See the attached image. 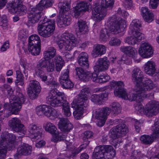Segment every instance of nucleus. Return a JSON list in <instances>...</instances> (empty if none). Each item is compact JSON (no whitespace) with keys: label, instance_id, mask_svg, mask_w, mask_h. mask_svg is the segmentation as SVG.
I'll return each instance as SVG.
<instances>
[{"label":"nucleus","instance_id":"3","mask_svg":"<svg viewBox=\"0 0 159 159\" xmlns=\"http://www.w3.org/2000/svg\"><path fill=\"white\" fill-rule=\"evenodd\" d=\"M16 95V96L14 95L11 96V99L12 100L10 101V104L8 103H5L4 104L5 112L9 111L12 114H16L20 111L21 107V104L25 101V97L23 94L19 92H17Z\"/></svg>","mask_w":159,"mask_h":159},{"label":"nucleus","instance_id":"16","mask_svg":"<svg viewBox=\"0 0 159 159\" xmlns=\"http://www.w3.org/2000/svg\"><path fill=\"white\" fill-rule=\"evenodd\" d=\"M28 17L29 21L33 24L37 23L41 18L43 16V13L35 7H30L29 9Z\"/></svg>","mask_w":159,"mask_h":159},{"label":"nucleus","instance_id":"51","mask_svg":"<svg viewBox=\"0 0 159 159\" xmlns=\"http://www.w3.org/2000/svg\"><path fill=\"white\" fill-rule=\"evenodd\" d=\"M108 30L107 29H104L101 30L100 31V39L101 41H105L108 38Z\"/></svg>","mask_w":159,"mask_h":159},{"label":"nucleus","instance_id":"30","mask_svg":"<svg viewBox=\"0 0 159 159\" xmlns=\"http://www.w3.org/2000/svg\"><path fill=\"white\" fill-rule=\"evenodd\" d=\"M101 146L104 148L103 152L107 159H111L115 156L116 152L112 146L106 145Z\"/></svg>","mask_w":159,"mask_h":159},{"label":"nucleus","instance_id":"39","mask_svg":"<svg viewBox=\"0 0 159 159\" xmlns=\"http://www.w3.org/2000/svg\"><path fill=\"white\" fill-rule=\"evenodd\" d=\"M141 13H142V15L144 19V20L148 23L152 22L154 16L153 14H150V17L151 19L148 20L147 19V14H149V13H151L150 11H149L148 8L147 7H142L141 9Z\"/></svg>","mask_w":159,"mask_h":159},{"label":"nucleus","instance_id":"43","mask_svg":"<svg viewBox=\"0 0 159 159\" xmlns=\"http://www.w3.org/2000/svg\"><path fill=\"white\" fill-rule=\"evenodd\" d=\"M155 139L152 135L150 136L147 135H143L141 136L140 138L141 142L145 144H150Z\"/></svg>","mask_w":159,"mask_h":159},{"label":"nucleus","instance_id":"33","mask_svg":"<svg viewBox=\"0 0 159 159\" xmlns=\"http://www.w3.org/2000/svg\"><path fill=\"white\" fill-rule=\"evenodd\" d=\"M76 75L80 80L84 81H88V78L87 76L88 72H87L81 67H76L75 69Z\"/></svg>","mask_w":159,"mask_h":159},{"label":"nucleus","instance_id":"34","mask_svg":"<svg viewBox=\"0 0 159 159\" xmlns=\"http://www.w3.org/2000/svg\"><path fill=\"white\" fill-rule=\"evenodd\" d=\"M103 147L101 145L96 147L93 153L92 158L94 159H100L103 158L105 156Z\"/></svg>","mask_w":159,"mask_h":159},{"label":"nucleus","instance_id":"46","mask_svg":"<svg viewBox=\"0 0 159 159\" xmlns=\"http://www.w3.org/2000/svg\"><path fill=\"white\" fill-rule=\"evenodd\" d=\"M0 143V159H3L5 158L7 150H9V147Z\"/></svg>","mask_w":159,"mask_h":159},{"label":"nucleus","instance_id":"37","mask_svg":"<svg viewBox=\"0 0 159 159\" xmlns=\"http://www.w3.org/2000/svg\"><path fill=\"white\" fill-rule=\"evenodd\" d=\"M106 48L103 45H95L93 51V54L97 55H102L106 53Z\"/></svg>","mask_w":159,"mask_h":159},{"label":"nucleus","instance_id":"24","mask_svg":"<svg viewBox=\"0 0 159 159\" xmlns=\"http://www.w3.org/2000/svg\"><path fill=\"white\" fill-rule=\"evenodd\" d=\"M131 33L132 35L126 38L125 42L129 45H134L137 43L142 39V34L139 31H135Z\"/></svg>","mask_w":159,"mask_h":159},{"label":"nucleus","instance_id":"54","mask_svg":"<svg viewBox=\"0 0 159 159\" xmlns=\"http://www.w3.org/2000/svg\"><path fill=\"white\" fill-rule=\"evenodd\" d=\"M69 69H67L65 70L61 75L60 81H63L69 79Z\"/></svg>","mask_w":159,"mask_h":159},{"label":"nucleus","instance_id":"19","mask_svg":"<svg viewBox=\"0 0 159 159\" xmlns=\"http://www.w3.org/2000/svg\"><path fill=\"white\" fill-rule=\"evenodd\" d=\"M91 7V4L86 2H78L74 9V16L75 18L83 14V12L88 11Z\"/></svg>","mask_w":159,"mask_h":159},{"label":"nucleus","instance_id":"31","mask_svg":"<svg viewBox=\"0 0 159 159\" xmlns=\"http://www.w3.org/2000/svg\"><path fill=\"white\" fill-rule=\"evenodd\" d=\"M52 108L49 106L43 105L36 107L37 114L39 116L44 114L47 117L50 115V111Z\"/></svg>","mask_w":159,"mask_h":159},{"label":"nucleus","instance_id":"26","mask_svg":"<svg viewBox=\"0 0 159 159\" xmlns=\"http://www.w3.org/2000/svg\"><path fill=\"white\" fill-rule=\"evenodd\" d=\"M120 50L129 57L133 58L135 60L137 61L138 55L136 50L131 46H122L120 48Z\"/></svg>","mask_w":159,"mask_h":159},{"label":"nucleus","instance_id":"18","mask_svg":"<svg viewBox=\"0 0 159 159\" xmlns=\"http://www.w3.org/2000/svg\"><path fill=\"white\" fill-rule=\"evenodd\" d=\"M140 55L144 58H149L153 54V51L151 45L148 43H142L139 49Z\"/></svg>","mask_w":159,"mask_h":159},{"label":"nucleus","instance_id":"61","mask_svg":"<svg viewBox=\"0 0 159 159\" xmlns=\"http://www.w3.org/2000/svg\"><path fill=\"white\" fill-rule=\"evenodd\" d=\"M120 43V40L116 38H112L109 41V44L111 46L119 45Z\"/></svg>","mask_w":159,"mask_h":159},{"label":"nucleus","instance_id":"11","mask_svg":"<svg viewBox=\"0 0 159 159\" xmlns=\"http://www.w3.org/2000/svg\"><path fill=\"white\" fill-rule=\"evenodd\" d=\"M28 50L32 55H39L40 51L41 40L39 36L36 34H33L29 38Z\"/></svg>","mask_w":159,"mask_h":159},{"label":"nucleus","instance_id":"28","mask_svg":"<svg viewBox=\"0 0 159 159\" xmlns=\"http://www.w3.org/2000/svg\"><path fill=\"white\" fill-rule=\"evenodd\" d=\"M144 70L147 74L152 76L155 73L156 70L155 62L152 61H148L144 65Z\"/></svg>","mask_w":159,"mask_h":159},{"label":"nucleus","instance_id":"9","mask_svg":"<svg viewBox=\"0 0 159 159\" xmlns=\"http://www.w3.org/2000/svg\"><path fill=\"white\" fill-rule=\"evenodd\" d=\"M110 85L111 88L115 89L114 94L115 96L125 99H128L130 101H134V100L129 99V95H131L132 93H129L128 94L126 93L124 88V84L122 81L113 80L110 82Z\"/></svg>","mask_w":159,"mask_h":159},{"label":"nucleus","instance_id":"35","mask_svg":"<svg viewBox=\"0 0 159 159\" xmlns=\"http://www.w3.org/2000/svg\"><path fill=\"white\" fill-rule=\"evenodd\" d=\"M44 127L46 131L52 134H58L57 129L55 125L51 123L47 122L44 125Z\"/></svg>","mask_w":159,"mask_h":159},{"label":"nucleus","instance_id":"36","mask_svg":"<svg viewBox=\"0 0 159 159\" xmlns=\"http://www.w3.org/2000/svg\"><path fill=\"white\" fill-rule=\"evenodd\" d=\"M46 58H47L44 57L39 61L36 66L35 71H44V68L47 67L49 62V61Z\"/></svg>","mask_w":159,"mask_h":159},{"label":"nucleus","instance_id":"44","mask_svg":"<svg viewBox=\"0 0 159 159\" xmlns=\"http://www.w3.org/2000/svg\"><path fill=\"white\" fill-rule=\"evenodd\" d=\"M152 130L153 133L152 135L155 139H159V119L156 121L154 125L152 127Z\"/></svg>","mask_w":159,"mask_h":159},{"label":"nucleus","instance_id":"25","mask_svg":"<svg viewBox=\"0 0 159 159\" xmlns=\"http://www.w3.org/2000/svg\"><path fill=\"white\" fill-rule=\"evenodd\" d=\"M59 128L64 132L68 133L73 129V125L67 118L61 119L59 122Z\"/></svg>","mask_w":159,"mask_h":159},{"label":"nucleus","instance_id":"42","mask_svg":"<svg viewBox=\"0 0 159 159\" xmlns=\"http://www.w3.org/2000/svg\"><path fill=\"white\" fill-rule=\"evenodd\" d=\"M115 128L121 137L125 135L128 131L127 126L124 124H119L116 125Z\"/></svg>","mask_w":159,"mask_h":159},{"label":"nucleus","instance_id":"27","mask_svg":"<svg viewBox=\"0 0 159 159\" xmlns=\"http://www.w3.org/2000/svg\"><path fill=\"white\" fill-rule=\"evenodd\" d=\"M108 94V92L105 91L98 95L94 94L91 96L90 100L94 103L100 104L103 100H105L107 97Z\"/></svg>","mask_w":159,"mask_h":159},{"label":"nucleus","instance_id":"57","mask_svg":"<svg viewBox=\"0 0 159 159\" xmlns=\"http://www.w3.org/2000/svg\"><path fill=\"white\" fill-rule=\"evenodd\" d=\"M18 36L21 39L24 40L28 37V32L26 30H21L19 32Z\"/></svg>","mask_w":159,"mask_h":159},{"label":"nucleus","instance_id":"10","mask_svg":"<svg viewBox=\"0 0 159 159\" xmlns=\"http://www.w3.org/2000/svg\"><path fill=\"white\" fill-rule=\"evenodd\" d=\"M109 28L113 34H116L124 31L126 27L125 20L121 19L116 21L115 16L112 17L109 20Z\"/></svg>","mask_w":159,"mask_h":159},{"label":"nucleus","instance_id":"15","mask_svg":"<svg viewBox=\"0 0 159 159\" xmlns=\"http://www.w3.org/2000/svg\"><path fill=\"white\" fill-rule=\"evenodd\" d=\"M8 125L13 131L16 132L24 133L25 132V126L20 120L17 118H13L10 120Z\"/></svg>","mask_w":159,"mask_h":159},{"label":"nucleus","instance_id":"50","mask_svg":"<svg viewBox=\"0 0 159 159\" xmlns=\"http://www.w3.org/2000/svg\"><path fill=\"white\" fill-rule=\"evenodd\" d=\"M75 108V111L73 112V114L75 118L77 120H79L82 117L84 110L74 107Z\"/></svg>","mask_w":159,"mask_h":159},{"label":"nucleus","instance_id":"2","mask_svg":"<svg viewBox=\"0 0 159 159\" xmlns=\"http://www.w3.org/2000/svg\"><path fill=\"white\" fill-rule=\"evenodd\" d=\"M111 109L108 107L102 108L96 110L95 117L98 120L97 124L99 126L101 127L104 125L108 115L111 110L112 113L113 114L117 115L121 112L120 105L118 102H113L110 105Z\"/></svg>","mask_w":159,"mask_h":159},{"label":"nucleus","instance_id":"55","mask_svg":"<svg viewBox=\"0 0 159 159\" xmlns=\"http://www.w3.org/2000/svg\"><path fill=\"white\" fill-rule=\"evenodd\" d=\"M110 79L109 76L106 74H103L99 76L98 83L106 82Z\"/></svg>","mask_w":159,"mask_h":159},{"label":"nucleus","instance_id":"52","mask_svg":"<svg viewBox=\"0 0 159 159\" xmlns=\"http://www.w3.org/2000/svg\"><path fill=\"white\" fill-rule=\"evenodd\" d=\"M53 135V137L51 139V141L55 142H56L58 140L61 141L63 140L66 137L65 135L62 134L61 135H60L58 132V134L56 135L55 134H52Z\"/></svg>","mask_w":159,"mask_h":159},{"label":"nucleus","instance_id":"8","mask_svg":"<svg viewBox=\"0 0 159 159\" xmlns=\"http://www.w3.org/2000/svg\"><path fill=\"white\" fill-rule=\"evenodd\" d=\"M136 109L141 113H143L148 117H152L157 114L159 112V102L151 101L146 104L145 107L139 106Z\"/></svg>","mask_w":159,"mask_h":159},{"label":"nucleus","instance_id":"48","mask_svg":"<svg viewBox=\"0 0 159 159\" xmlns=\"http://www.w3.org/2000/svg\"><path fill=\"white\" fill-rule=\"evenodd\" d=\"M96 72H97L95 71V72L92 73L88 72L87 76V78H89L88 81L91 79L94 82L98 83L99 76H98Z\"/></svg>","mask_w":159,"mask_h":159},{"label":"nucleus","instance_id":"7","mask_svg":"<svg viewBox=\"0 0 159 159\" xmlns=\"http://www.w3.org/2000/svg\"><path fill=\"white\" fill-rule=\"evenodd\" d=\"M60 13L63 14L58 18L57 23L60 27H63L69 25L70 19L69 16L65 14V12L68 11L70 6L67 1L60 0L58 4Z\"/></svg>","mask_w":159,"mask_h":159},{"label":"nucleus","instance_id":"14","mask_svg":"<svg viewBox=\"0 0 159 159\" xmlns=\"http://www.w3.org/2000/svg\"><path fill=\"white\" fill-rule=\"evenodd\" d=\"M41 87L39 82L36 80L30 81L27 93L31 99H34L40 92Z\"/></svg>","mask_w":159,"mask_h":159},{"label":"nucleus","instance_id":"29","mask_svg":"<svg viewBox=\"0 0 159 159\" xmlns=\"http://www.w3.org/2000/svg\"><path fill=\"white\" fill-rule=\"evenodd\" d=\"M88 56L84 52L80 53L77 58V61L80 65L86 68L89 67V62L88 60Z\"/></svg>","mask_w":159,"mask_h":159},{"label":"nucleus","instance_id":"49","mask_svg":"<svg viewBox=\"0 0 159 159\" xmlns=\"http://www.w3.org/2000/svg\"><path fill=\"white\" fill-rule=\"evenodd\" d=\"M60 83L62 87L66 89H70L74 86L73 83L69 79L63 81H61Z\"/></svg>","mask_w":159,"mask_h":159},{"label":"nucleus","instance_id":"5","mask_svg":"<svg viewBox=\"0 0 159 159\" xmlns=\"http://www.w3.org/2000/svg\"><path fill=\"white\" fill-rule=\"evenodd\" d=\"M114 2V0H101V5L96 7L93 11V20L97 22L101 20L106 15V9H111Z\"/></svg>","mask_w":159,"mask_h":159},{"label":"nucleus","instance_id":"63","mask_svg":"<svg viewBox=\"0 0 159 159\" xmlns=\"http://www.w3.org/2000/svg\"><path fill=\"white\" fill-rule=\"evenodd\" d=\"M16 80L15 83H18L19 81L21 80H24V77L23 74L21 73L20 70H17L16 71Z\"/></svg>","mask_w":159,"mask_h":159},{"label":"nucleus","instance_id":"22","mask_svg":"<svg viewBox=\"0 0 159 159\" xmlns=\"http://www.w3.org/2000/svg\"><path fill=\"white\" fill-rule=\"evenodd\" d=\"M32 150L31 146L27 144H23L18 148L14 157L15 159H18L22 155H28L31 153Z\"/></svg>","mask_w":159,"mask_h":159},{"label":"nucleus","instance_id":"58","mask_svg":"<svg viewBox=\"0 0 159 159\" xmlns=\"http://www.w3.org/2000/svg\"><path fill=\"white\" fill-rule=\"evenodd\" d=\"M49 114V116L48 117L51 120L56 118L57 117L58 115L57 111L52 108L50 111Z\"/></svg>","mask_w":159,"mask_h":159},{"label":"nucleus","instance_id":"32","mask_svg":"<svg viewBox=\"0 0 159 159\" xmlns=\"http://www.w3.org/2000/svg\"><path fill=\"white\" fill-rule=\"evenodd\" d=\"M54 3L53 0H41L35 7L39 11H42L51 6Z\"/></svg>","mask_w":159,"mask_h":159},{"label":"nucleus","instance_id":"47","mask_svg":"<svg viewBox=\"0 0 159 159\" xmlns=\"http://www.w3.org/2000/svg\"><path fill=\"white\" fill-rule=\"evenodd\" d=\"M63 112L65 116H70L71 115L70 105L67 102H66L62 106Z\"/></svg>","mask_w":159,"mask_h":159},{"label":"nucleus","instance_id":"20","mask_svg":"<svg viewBox=\"0 0 159 159\" xmlns=\"http://www.w3.org/2000/svg\"><path fill=\"white\" fill-rule=\"evenodd\" d=\"M44 71H36L35 72V75L39 77L42 80L45 82L47 81L46 83L48 85H49L50 87H51V89H52L55 87L57 88L59 86L58 83L55 81L53 80V78L51 77V78L48 77L47 76L43 75Z\"/></svg>","mask_w":159,"mask_h":159},{"label":"nucleus","instance_id":"53","mask_svg":"<svg viewBox=\"0 0 159 159\" xmlns=\"http://www.w3.org/2000/svg\"><path fill=\"white\" fill-rule=\"evenodd\" d=\"M116 130L115 128H112L110 130L109 133V136L113 139L121 137Z\"/></svg>","mask_w":159,"mask_h":159},{"label":"nucleus","instance_id":"6","mask_svg":"<svg viewBox=\"0 0 159 159\" xmlns=\"http://www.w3.org/2000/svg\"><path fill=\"white\" fill-rule=\"evenodd\" d=\"M57 88L52 89L46 98L48 103L54 107L62 106L66 102H67L64 93L59 92Z\"/></svg>","mask_w":159,"mask_h":159},{"label":"nucleus","instance_id":"1","mask_svg":"<svg viewBox=\"0 0 159 159\" xmlns=\"http://www.w3.org/2000/svg\"><path fill=\"white\" fill-rule=\"evenodd\" d=\"M132 78L133 82L136 84L131 94L129 97L131 100H134L139 103L147 97L146 93L153 89L155 85L150 79H148L142 83L144 78L143 72L139 68L134 69L132 71Z\"/></svg>","mask_w":159,"mask_h":159},{"label":"nucleus","instance_id":"60","mask_svg":"<svg viewBox=\"0 0 159 159\" xmlns=\"http://www.w3.org/2000/svg\"><path fill=\"white\" fill-rule=\"evenodd\" d=\"M84 148L82 146H80L77 148L75 149L71 152V154L70 156L71 157H73L76 156L77 154L80 152Z\"/></svg>","mask_w":159,"mask_h":159},{"label":"nucleus","instance_id":"12","mask_svg":"<svg viewBox=\"0 0 159 159\" xmlns=\"http://www.w3.org/2000/svg\"><path fill=\"white\" fill-rule=\"evenodd\" d=\"M37 29L40 36L45 38L49 37L53 34L55 30V20L48 24H38Z\"/></svg>","mask_w":159,"mask_h":159},{"label":"nucleus","instance_id":"41","mask_svg":"<svg viewBox=\"0 0 159 159\" xmlns=\"http://www.w3.org/2000/svg\"><path fill=\"white\" fill-rule=\"evenodd\" d=\"M78 28V31L83 34H85L88 32V27L86 22L82 20H80L77 23Z\"/></svg>","mask_w":159,"mask_h":159},{"label":"nucleus","instance_id":"62","mask_svg":"<svg viewBox=\"0 0 159 159\" xmlns=\"http://www.w3.org/2000/svg\"><path fill=\"white\" fill-rule=\"evenodd\" d=\"M141 152L137 151H134L130 157V159H139L140 158Z\"/></svg>","mask_w":159,"mask_h":159},{"label":"nucleus","instance_id":"64","mask_svg":"<svg viewBox=\"0 0 159 159\" xmlns=\"http://www.w3.org/2000/svg\"><path fill=\"white\" fill-rule=\"evenodd\" d=\"M73 55L69 52H66L63 54V56L64 59L69 61L74 58Z\"/></svg>","mask_w":159,"mask_h":159},{"label":"nucleus","instance_id":"21","mask_svg":"<svg viewBox=\"0 0 159 159\" xmlns=\"http://www.w3.org/2000/svg\"><path fill=\"white\" fill-rule=\"evenodd\" d=\"M88 97H79L73 100L71 105L72 107H76L84 110L88 107Z\"/></svg>","mask_w":159,"mask_h":159},{"label":"nucleus","instance_id":"13","mask_svg":"<svg viewBox=\"0 0 159 159\" xmlns=\"http://www.w3.org/2000/svg\"><path fill=\"white\" fill-rule=\"evenodd\" d=\"M16 142V137L13 134L7 132L3 133L0 137V143L9 147V150L15 148V144Z\"/></svg>","mask_w":159,"mask_h":159},{"label":"nucleus","instance_id":"17","mask_svg":"<svg viewBox=\"0 0 159 159\" xmlns=\"http://www.w3.org/2000/svg\"><path fill=\"white\" fill-rule=\"evenodd\" d=\"M28 131L31 135L33 141H36L40 139L42 135L41 127L34 124H30L28 128Z\"/></svg>","mask_w":159,"mask_h":159},{"label":"nucleus","instance_id":"59","mask_svg":"<svg viewBox=\"0 0 159 159\" xmlns=\"http://www.w3.org/2000/svg\"><path fill=\"white\" fill-rule=\"evenodd\" d=\"M89 89L88 88H85L82 89L79 94V97H88V95L89 93Z\"/></svg>","mask_w":159,"mask_h":159},{"label":"nucleus","instance_id":"40","mask_svg":"<svg viewBox=\"0 0 159 159\" xmlns=\"http://www.w3.org/2000/svg\"><path fill=\"white\" fill-rule=\"evenodd\" d=\"M141 27V21L138 19L133 20L129 26V29L131 32L133 31H139L138 30Z\"/></svg>","mask_w":159,"mask_h":159},{"label":"nucleus","instance_id":"38","mask_svg":"<svg viewBox=\"0 0 159 159\" xmlns=\"http://www.w3.org/2000/svg\"><path fill=\"white\" fill-rule=\"evenodd\" d=\"M56 53V49L53 47H50L44 51L43 56L44 57L47 58L52 59L55 56Z\"/></svg>","mask_w":159,"mask_h":159},{"label":"nucleus","instance_id":"23","mask_svg":"<svg viewBox=\"0 0 159 159\" xmlns=\"http://www.w3.org/2000/svg\"><path fill=\"white\" fill-rule=\"evenodd\" d=\"M110 65V62L107 57L100 58L98 60L97 64L94 66V70L95 72H100L108 69Z\"/></svg>","mask_w":159,"mask_h":159},{"label":"nucleus","instance_id":"4","mask_svg":"<svg viewBox=\"0 0 159 159\" xmlns=\"http://www.w3.org/2000/svg\"><path fill=\"white\" fill-rule=\"evenodd\" d=\"M62 39L57 42L60 49L70 51L77 45L79 42L73 34L65 32L61 35Z\"/></svg>","mask_w":159,"mask_h":159},{"label":"nucleus","instance_id":"45","mask_svg":"<svg viewBox=\"0 0 159 159\" xmlns=\"http://www.w3.org/2000/svg\"><path fill=\"white\" fill-rule=\"evenodd\" d=\"M93 135V133L90 131H86L83 134V139L84 141V144L88 145L89 143V139L91 138Z\"/></svg>","mask_w":159,"mask_h":159},{"label":"nucleus","instance_id":"56","mask_svg":"<svg viewBox=\"0 0 159 159\" xmlns=\"http://www.w3.org/2000/svg\"><path fill=\"white\" fill-rule=\"evenodd\" d=\"M55 62L53 59L50 60L48 63V65L47 67V70L48 72L53 71L55 68Z\"/></svg>","mask_w":159,"mask_h":159}]
</instances>
